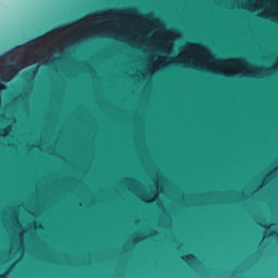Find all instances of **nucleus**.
<instances>
[{
  "instance_id": "1",
  "label": "nucleus",
  "mask_w": 278,
  "mask_h": 278,
  "mask_svg": "<svg viewBox=\"0 0 278 278\" xmlns=\"http://www.w3.org/2000/svg\"><path fill=\"white\" fill-rule=\"evenodd\" d=\"M18 68H21V64H17L15 66H12L11 70H8L5 73V77L8 79L12 78V73H16V71H18Z\"/></svg>"
},
{
  "instance_id": "2",
  "label": "nucleus",
  "mask_w": 278,
  "mask_h": 278,
  "mask_svg": "<svg viewBox=\"0 0 278 278\" xmlns=\"http://www.w3.org/2000/svg\"><path fill=\"white\" fill-rule=\"evenodd\" d=\"M182 262H186L187 264H189V262H195L197 261V255L194 254H187L181 256Z\"/></svg>"
},
{
  "instance_id": "3",
  "label": "nucleus",
  "mask_w": 278,
  "mask_h": 278,
  "mask_svg": "<svg viewBox=\"0 0 278 278\" xmlns=\"http://www.w3.org/2000/svg\"><path fill=\"white\" fill-rule=\"evenodd\" d=\"M28 75H29L30 77H35V76H36V70H30V71H28Z\"/></svg>"
},
{
  "instance_id": "4",
  "label": "nucleus",
  "mask_w": 278,
  "mask_h": 278,
  "mask_svg": "<svg viewBox=\"0 0 278 278\" xmlns=\"http://www.w3.org/2000/svg\"><path fill=\"white\" fill-rule=\"evenodd\" d=\"M0 90H5V85L0 84Z\"/></svg>"
},
{
  "instance_id": "5",
  "label": "nucleus",
  "mask_w": 278,
  "mask_h": 278,
  "mask_svg": "<svg viewBox=\"0 0 278 278\" xmlns=\"http://www.w3.org/2000/svg\"><path fill=\"white\" fill-rule=\"evenodd\" d=\"M261 227H264L265 229H268V227H267V226H264V225H261Z\"/></svg>"
},
{
  "instance_id": "6",
  "label": "nucleus",
  "mask_w": 278,
  "mask_h": 278,
  "mask_svg": "<svg viewBox=\"0 0 278 278\" xmlns=\"http://www.w3.org/2000/svg\"><path fill=\"white\" fill-rule=\"evenodd\" d=\"M0 278H5V275H0Z\"/></svg>"
},
{
  "instance_id": "7",
  "label": "nucleus",
  "mask_w": 278,
  "mask_h": 278,
  "mask_svg": "<svg viewBox=\"0 0 278 278\" xmlns=\"http://www.w3.org/2000/svg\"><path fill=\"white\" fill-rule=\"evenodd\" d=\"M275 236H277V232H274Z\"/></svg>"
}]
</instances>
